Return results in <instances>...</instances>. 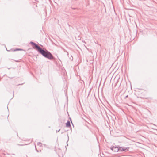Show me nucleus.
I'll list each match as a JSON object with an SVG mask.
<instances>
[{
	"mask_svg": "<svg viewBox=\"0 0 157 157\" xmlns=\"http://www.w3.org/2000/svg\"><path fill=\"white\" fill-rule=\"evenodd\" d=\"M30 44L32 45L33 49L37 50L39 53L41 54L44 57L50 60H54L55 59V58L52 53L47 50H44L37 44L33 41H31Z\"/></svg>",
	"mask_w": 157,
	"mask_h": 157,
	"instance_id": "1",
	"label": "nucleus"
},
{
	"mask_svg": "<svg viewBox=\"0 0 157 157\" xmlns=\"http://www.w3.org/2000/svg\"><path fill=\"white\" fill-rule=\"evenodd\" d=\"M66 126L67 127H68L71 128V125L70 122L69 121H67V123H66Z\"/></svg>",
	"mask_w": 157,
	"mask_h": 157,
	"instance_id": "2",
	"label": "nucleus"
},
{
	"mask_svg": "<svg viewBox=\"0 0 157 157\" xmlns=\"http://www.w3.org/2000/svg\"><path fill=\"white\" fill-rule=\"evenodd\" d=\"M118 146H117L116 147H113V151L115 152L119 151Z\"/></svg>",
	"mask_w": 157,
	"mask_h": 157,
	"instance_id": "3",
	"label": "nucleus"
},
{
	"mask_svg": "<svg viewBox=\"0 0 157 157\" xmlns=\"http://www.w3.org/2000/svg\"><path fill=\"white\" fill-rule=\"evenodd\" d=\"M22 50H23V49H20V48H16V49H14L13 50V49H12L10 50V51H14V52L16 51H22Z\"/></svg>",
	"mask_w": 157,
	"mask_h": 157,
	"instance_id": "4",
	"label": "nucleus"
},
{
	"mask_svg": "<svg viewBox=\"0 0 157 157\" xmlns=\"http://www.w3.org/2000/svg\"><path fill=\"white\" fill-rule=\"evenodd\" d=\"M119 151L121 152L124 151V147H120L118 146Z\"/></svg>",
	"mask_w": 157,
	"mask_h": 157,
	"instance_id": "5",
	"label": "nucleus"
},
{
	"mask_svg": "<svg viewBox=\"0 0 157 157\" xmlns=\"http://www.w3.org/2000/svg\"><path fill=\"white\" fill-rule=\"evenodd\" d=\"M129 149V147H124V151H125V152L127 151H128Z\"/></svg>",
	"mask_w": 157,
	"mask_h": 157,
	"instance_id": "6",
	"label": "nucleus"
},
{
	"mask_svg": "<svg viewBox=\"0 0 157 157\" xmlns=\"http://www.w3.org/2000/svg\"><path fill=\"white\" fill-rule=\"evenodd\" d=\"M42 144L40 142H38L37 143V145L40 146H41Z\"/></svg>",
	"mask_w": 157,
	"mask_h": 157,
	"instance_id": "7",
	"label": "nucleus"
},
{
	"mask_svg": "<svg viewBox=\"0 0 157 157\" xmlns=\"http://www.w3.org/2000/svg\"><path fill=\"white\" fill-rule=\"evenodd\" d=\"M63 51H64V52H66L67 53V56H68V54H68V52L67 51V50H66L65 49H63Z\"/></svg>",
	"mask_w": 157,
	"mask_h": 157,
	"instance_id": "8",
	"label": "nucleus"
},
{
	"mask_svg": "<svg viewBox=\"0 0 157 157\" xmlns=\"http://www.w3.org/2000/svg\"><path fill=\"white\" fill-rule=\"evenodd\" d=\"M35 149H36V151L37 152H39V151H38V150L36 148V145H35Z\"/></svg>",
	"mask_w": 157,
	"mask_h": 157,
	"instance_id": "9",
	"label": "nucleus"
},
{
	"mask_svg": "<svg viewBox=\"0 0 157 157\" xmlns=\"http://www.w3.org/2000/svg\"><path fill=\"white\" fill-rule=\"evenodd\" d=\"M118 82V80L117 81V82H116L115 84V86L117 85V84Z\"/></svg>",
	"mask_w": 157,
	"mask_h": 157,
	"instance_id": "10",
	"label": "nucleus"
},
{
	"mask_svg": "<svg viewBox=\"0 0 157 157\" xmlns=\"http://www.w3.org/2000/svg\"><path fill=\"white\" fill-rule=\"evenodd\" d=\"M113 147H114V146H113V147H111L110 149L111 150H112L113 151Z\"/></svg>",
	"mask_w": 157,
	"mask_h": 157,
	"instance_id": "11",
	"label": "nucleus"
},
{
	"mask_svg": "<svg viewBox=\"0 0 157 157\" xmlns=\"http://www.w3.org/2000/svg\"><path fill=\"white\" fill-rule=\"evenodd\" d=\"M70 121H71V122L72 124V125H73V123H72V122L71 120V118H70Z\"/></svg>",
	"mask_w": 157,
	"mask_h": 157,
	"instance_id": "12",
	"label": "nucleus"
},
{
	"mask_svg": "<svg viewBox=\"0 0 157 157\" xmlns=\"http://www.w3.org/2000/svg\"><path fill=\"white\" fill-rule=\"evenodd\" d=\"M15 61L16 62H19V60H15Z\"/></svg>",
	"mask_w": 157,
	"mask_h": 157,
	"instance_id": "13",
	"label": "nucleus"
},
{
	"mask_svg": "<svg viewBox=\"0 0 157 157\" xmlns=\"http://www.w3.org/2000/svg\"><path fill=\"white\" fill-rule=\"evenodd\" d=\"M60 130V129H59V130H56V132H59V131Z\"/></svg>",
	"mask_w": 157,
	"mask_h": 157,
	"instance_id": "14",
	"label": "nucleus"
},
{
	"mask_svg": "<svg viewBox=\"0 0 157 157\" xmlns=\"http://www.w3.org/2000/svg\"><path fill=\"white\" fill-rule=\"evenodd\" d=\"M23 83H22V84H19L18 85H22V84H23Z\"/></svg>",
	"mask_w": 157,
	"mask_h": 157,
	"instance_id": "15",
	"label": "nucleus"
},
{
	"mask_svg": "<svg viewBox=\"0 0 157 157\" xmlns=\"http://www.w3.org/2000/svg\"><path fill=\"white\" fill-rule=\"evenodd\" d=\"M18 145L19 146H23V145H20V144H18Z\"/></svg>",
	"mask_w": 157,
	"mask_h": 157,
	"instance_id": "16",
	"label": "nucleus"
},
{
	"mask_svg": "<svg viewBox=\"0 0 157 157\" xmlns=\"http://www.w3.org/2000/svg\"><path fill=\"white\" fill-rule=\"evenodd\" d=\"M9 78H10V77H9ZM10 78H13V77Z\"/></svg>",
	"mask_w": 157,
	"mask_h": 157,
	"instance_id": "17",
	"label": "nucleus"
},
{
	"mask_svg": "<svg viewBox=\"0 0 157 157\" xmlns=\"http://www.w3.org/2000/svg\"><path fill=\"white\" fill-rule=\"evenodd\" d=\"M128 96H126V98Z\"/></svg>",
	"mask_w": 157,
	"mask_h": 157,
	"instance_id": "18",
	"label": "nucleus"
},
{
	"mask_svg": "<svg viewBox=\"0 0 157 157\" xmlns=\"http://www.w3.org/2000/svg\"><path fill=\"white\" fill-rule=\"evenodd\" d=\"M6 50H7V51H8L7 49H6Z\"/></svg>",
	"mask_w": 157,
	"mask_h": 157,
	"instance_id": "19",
	"label": "nucleus"
}]
</instances>
